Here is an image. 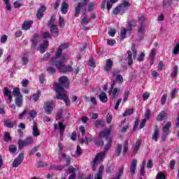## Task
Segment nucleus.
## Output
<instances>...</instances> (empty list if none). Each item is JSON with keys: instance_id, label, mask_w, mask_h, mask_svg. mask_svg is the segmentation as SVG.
Wrapping results in <instances>:
<instances>
[{"instance_id": "f257e3e1", "label": "nucleus", "mask_w": 179, "mask_h": 179, "mask_svg": "<svg viewBox=\"0 0 179 179\" xmlns=\"http://www.w3.org/2000/svg\"><path fill=\"white\" fill-rule=\"evenodd\" d=\"M66 61V55L64 53V55L61 57L59 59H55L52 62V59H50V64L53 65V66H56L59 72L62 73H69L71 72H73V68L72 66L68 64L65 66L64 64Z\"/></svg>"}, {"instance_id": "f03ea898", "label": "nucleus", "mask_w": 179, "mask_h": 179, "mask_svg": "<svg viewBox=\"0 0 179 179\" xmlns=\"http://www.w3.org/2000/svg\"><path fill=\"white\" fill-rule=\"evenodd\" d=\"M53 87L57 93L56 99L57 100H64L66 106L69 107V106H71V100H69V98L66 96L64 87L59 86L58 84H53Z\"/></svg>"}, {"instance_id": "7ed1b4c3", "label": "nucleus", "mask_w": 179, "mask_h": 179, "mask_svg": "<svg viewBox=\"0 0 179 179\" xmlns=\"http://www.w3.org/2000/svg\"><path fill=\"white\" fill-rule=\"evenodd\" d=\"M69 47V45L68 43L61 44L55 52V56L52 57L50 59L54 62L55 59H61L64 55V54H62V50H66Z\"/></svg>"}, {"instance_id": "20e7f679", "label": "nucleus", "mask_w": 179, "mask_h": 179, "mask_svg": "<svg viewBox=\"0 0 179 179\" xmlns=\"http://www.w3.org/2000/svg\"><path fill=\"white\" fill-rule=\"evenodd\" d=\"M113 129V126H110L109 128L105 129L101 131L99 134V138L101 139H106V141H110V136H111V131Z\"/></svg>"}, {"instance_id": "39448f33", "label": "nucleus", "mask_w": 179, "mask_h": 179, "mask_svg": "<svg viewBox=\"0 0 179 179\" xmlns=\"http://www.w3.org/2000/svg\"><path fill=\"white\" fill-rule=\"evenodd\" d=\"M34 143V140H33V137H28L24 141L19 140L18 148L20 150H22L24 146H30V145H33Z\"/></svg>"}, {"instance_id": "423d86ee", "label": "nucleus", "mask_w": 179, "mask_h": 179, "mask_svg": "<svg viewBox=\"0 0 179 179\" xmlns=\"http://www.w3.org/2000/svg\"><path fill=\"white\" fill-rule=\"evenodd\" d=\"M87 2H89V0H83V2L78 3L75 10V17H79V13H80V10L83 9V8L85 12H86V6H87Z\"/></svg>"}, {"instance_id": "0eeeda50", "label": "nucleus", "mask_w": 179, "mask_h": 179, "mask_svg": "<svg viewBox=\"0 0 179 179\" xmlns=\"http://www.w3.org/2000/svg\"><path fill=\"white\" fill-rule=\"evenodd\" d=\"M55 85H59L61 87H65L68 89L69 87V78L67 76H63L59 78V83H55Z\"/></svg>"}, {"instance_id": "6e6552de", "label": "nucleus", "mask_w": 179, "mask_h": 179, "mask_svg": "<svg viewBox=\"0 0 179 179\" xmlns=\"http://www.w3.org/2000/svg\"><path fill=\"white\" fill-rule=\"evenodd\" d=\"M131 50L127 51L128 65L129 66H131V65H132L134 64V60L132 59V54H133V58H134V59L136 58V55H138L136 49L135 48V47L131 48Z\"/></svg>"}, {"instance_id": "1a4fd4ad", "label": "nucleus", "mask_w": 179, "mask_h": 179, "mask_svg": "<svg viewBox=\"0 0 179 179\" xmlns=\"http://www.w3.org/2000/svg\"><path fill=\"white\" fill-rule=\"evenodd\" d=\"M103 160H104V158L103 157H101L99 154L96 155L93 162H91L92 171H96V170H97V166L99 165V163Z\"/></svg>"}, {"instance_id": "9d476101", "label": "nucleus", "mask_w": 179, "mask_h": 179, "mask_svg": "<svg viewBox=\"0 0 179 179\" xmlns=\"http://www.w3.org/2000/svg\"><path fill=\"white\" fill-rule=\"evenodd\" d=\"M113 146V140L112 139H109L108 142L106 144L103 151L99 153H97V155H99V156H101V157H103V159L106 157V155H107V153H108V150H110V149H111V147Z\"/></svg>"}, {"instance_id": "9b49d317", "label": "nucleus", "mask_w": 179, "mask_h": 179, "mask_svg": "<svg viewBox=\"0 0 179 179\" xmlns=\"http://www.w3.org/2000/svg\"><path fill=\"white\" fill-rule=\"evenodd\" d=\"M24 159V155H23V152H21L18 155V156L14 159L13 162V167H19L20 164L23 162V160Z\"/></svg>"}, {"instance_id": "f8f14e48", "label": "nucleus", "mask_w": 179, "mask_h": 179, "mask_svg": "<svg viewBox=\"0 0 179 179\" xmlns=\"http://www.w3.org/2000/svg\"><path fill=\"white\" fill-rule=\"evenodd\" d=\"M52 107H54V101H50L45 103L43 108L47 114H51L53 110Z\"/></svg>"}, {"instance_id": "ddd939ff", "label": "nucleus", "mask_w": 179, "mask_h": 179, "mask_svg": "<svg viewBox=\"0 0 179 179\" xmlns=\"http://www.w3.org/2000/svg\"><path fill=\"white\" fill-rule=\"evenodd\" d=\"M50 30V34L52 37H55V38L59 36V29H58V26L55 24H52L49 27Z\"/></svg>"}, {"instance_id": "4468645a", "label": "nucleus", "mask_w": 179, "mask_h": 179, "mask_svg": "<svg viewBox=\"0 0 179 179\" xmlns=\"http://www.w3.org/2000/svg\"><path fill=\"white\" fill-rule=\"evenodd\" d=\"M50 45V42L48 40H44L43 42L39 45L38 50L41 54H44L47 51V48Z\"/></svg>"}, {"instance_id": "2eb2a0df", "label": "nucleus", "mask_w": 179, "mask_h": 179, "mask_svg": "<svg viewBox=\"0 0 179 179\" xmlns=\"http://www.w3.org/2000/svg\"><path fill=\"white\" fill-rule=\"evenodd\" d=\"M55 129H59L60 134V139L62 141V136H64V132H65V125L64 123L59 122L58 126L57 124H54Z\"/></svg>"}, {"instance_id": "dca6fc26", "label": "nucleus", "mask_w": 179, "mask_h": 179, "mask_svg": "<svg viewBox=\"0 0 179 179\" xmlns=\"http://www.w3.org/2000/svg\"><path fill=\"white\" fill-rule=\"evenodd\" d=\"M33 124L32 135L36 138L37 136H40V129H38V125L36 122H33Z\"/></svg>"}, {"instance_id": "f3484780", "label": "nucleus", "mask_w": 179, "mask_h": 179, "mask_svg": "<svg viewBox=\"0 0 179 179\" xmlns=\"http://www.w3.org/2000/svg\"><path fill=\"white\" fill-rule=\"evenodd\" d=\"M136 164H138V160L135 159H132L130 166V173L131 176H134V174H135V171H136Z\"/></svg>"}, {"instance_id": "a211bd4d", "label": "nucleus", "mask_w": 179, "mask_h": 179, "mask_svg": "<svg viewBox=\"0 0 179 179\" xmlns=\"http://www.w3.org/2000/svg\"><path fill=\"white\" fill-rule=\"evenodd\" d=\"M98 98L101 103H107L108 101V97H107V94L104 92H101L98 95Z\"/></svg>"}, {"instance_id": "6ab92c4d", "label": "nucleus", "mask_w": 179, "mask_h": 179, "mask_svg": "<svg viewBox=\"0 0 179 179\" xmlns=\"http://www.w3.org/2000/svg\"><path fill=\"white\" fill-rule=\"evenodd\" d=\"M113 64H114V63L112 62V60L110 59H108L106 60V63L104 66V71L106 72H110V71H111V69L113 68Z\"/></svg>"}, {"instance_id": "aec40b11", "label": "nucleus", "mask_w": 179, "mask_h": 179, "mask_svg": "<svg viewBox=\"0 0 179 179\" xmlns=\"http://www.w3.org/2000/svg\"><path fill=\"white\" fill-rule=\"evenodd\" d=\"M3 93L4 96L8 97V101H9V103H10L12 101V92L10 91H9V88H8L7 87H5L3 89Z\"/></svg>"}, {"instance_id": "412c9836", "label": "nucleus", "mask_w": 179, "mask_h": 179, "mask_svg": "<svg viewBox=\"0 0 179 179\" xmlns=\"http://www.w3.org/2000/svg\"><path fill=\"white\" fill-rule=\"evenodd\" d=\"M38 37H40L38 34H34L32 40H31V47L33 48H36V47H37V44H38Z\"/></svg>"}, {"instance_id": "4be33fe9", "label": "nucleus", "mask_w": 179, "mask_h": 179, "mask_svg": "<svg viewBox=\"0 0 179 179\" xmlns=\"http://www.w3.org/2000/svg\"><path fill=\"white\" fill-rule=\"evenodd\" d=\"M104 171V166L101 164L99 168V171L95 176L94 179H103V172Z\"/></svg>"}, {"instance_id": "5701e85b", "label": "nucleus", "mask_w": 179, "mask_h": 179, "mask_svg": "<svg viewBox=\"0 0 179 179\" xmlns=\"http://www.w3.org/2000/svg\"><path fill=\"white\" fill-rule=\"evenodd\" d=\"M68 9H69V4L66 1H63L62 3L61 12L62 15H66L68 13Z\"/></svg>"}, {"instance_id": "b1692460", "label": "nucleus", "mask_w": 179, "mask_h": 179, "mask_svg": "<svg viewBox=\"0 0 179 179\" xmlns=\"http://www.w3.org/2000/svg\"><path fill=\"white\" fill-rule=\"evenodd\" d=\"M33 24V20L24 21L22 25V30H29Z\"/></svg>"}, {"instance_id": "393cba45", "label": "nucleus", "mask_w": 179, "mask_h": 179, "mask_svg": "<svg viewBox=\"0 0 179 179\" xmlns=\"http://www.w3.org/2000/svg\"><path fill=\"white\" fill-rule=\"evenodd\" d=\"M45 10H46L45 6H41L38 8V11H37L36 17H37L38 19H41V18L43 17V13L45 12Z\"/></svg>"}, {"instance_id": "a878e982", "label": "nucleus", "mask_w": 179, "mask_h": 179, "mask_svg": "<svg viewBox=\"0 0 179 179\" xmlns=\"http://www.w3.org/2000/svg\"><path fill=\"white\" fill-rule=\"evenodd\" d=\"M170 128H171V122H167L162 127V133L168 134H170Z\"/></svg>"}, {"instance_id": "bb28decb", "label": "nucleus", "mask_w": 179, "mask_h": 179, "mask_svg": "<svg viewBox=\"0 0 179 179\" xmlns=\"http://www.w3.org/2000/svg\"><path fill=\"white\" fill-rule=\"evenodd\" d=\"M15 103L17 107H22L23 104V95L20 96H15Z\"/></svg>"}, {"instance_id": "cd10ccee", "label": "nucleus", "mask_w": 179, "mask_h": 179, "mask_svg": "<svg viewBox=\"0 0 179 179\" xmlns=\"http://www.w3.org/2000/svg\"><path fill=\"white\" fill-rule=\"evenodd\" d=\"M136 26V20H133L127 23V31H131L132 30V27H135Z\"/></svg>"}, {"instance_id": "c85d7f7f", "label": "nucleus", "mask_w": 179, "mask_h": 179, "mask_svg": "<svg viewBox=\"0 0 179 179\" xmlns=\"http://www.w3.org/2000/svg\"><path fill=\"white\" fill-rule=\"evenodd\" d=\"M122 174H124V166L119 168L118 173H115L114 179H121Z\"/></svg>"}, {"instance_id": "c756f323", "label": "nucleus", "mask_w": 179, "mask_h": 179, "mask_svg": "<svg viewBox=\"0 0 179 179\" xmlns=\"http://www.w3.org/2000/svg\"><path fill=\"white\" fill-rule=\"evenodd\" d=\"M94 125L96 127V128H104V120H96V122L94 123Z\"/></svg>"}, {"instance_id": "7c9ffc66", "label": "nucleus", "mask_w": 179, "mask_h": 179, "mask_svg": "<svg viewBox=\"0 0 179 179\" xmlns=\"http://www.w3.org/2000/svg\"><path fill=\"white\" fill-rule=\"evenodd\" d=\"M16 125V121L10 122L9 120H4V127L7 128H13Z\"/></svg>"}, {"instance_id": "2f4dec72", "label": "nucleus", "mask_w": 179, "mask_h": 179, "mask_svg": "<svg viewBox=\"0 0 179 179\" xmlns=\"http://www.w3.org/2000/svg\"><path fill=\"white\" fill-rule=\"evenodd\" d=\"M27 114H28L30 121H33L37 117V112L34 110L27 112Z\"/></svg>"}, {"instance_id": "473e14b6", "label": "nucleus", "mask_w": 179, "mask_h": 179, "mask_svg": "<svg viewBox=\"0 0 179 179\" xmlns=\"http://www.w3.org/2000/svg\"><path fill=\"white\" fill-rule=\"evenodd\" d=\"M166 115H167V114L166 112H164V110L161 111L157 116V121H163L164 117H166Z\"/></svg>"}, {"instance_id": "72a5a7b5", "label": "nucleus", "mask_w": 179, "mask_h": 179, "mask_svg": "<svg viewBox=\"0 0 179 179\" xmlns=\"http://www.w3.org/2000/svg\"><path fill=\"white\" fill-rule=\"evenodd\" d=\"M62 157L66 160V166H70L71 162L72 160V157H66V155L64 153L62 154Z\"/></svg>"}, {"instance_id": "f704fd0d", "label": "nucleus", "mask_w": 179, "mask_h": 179, "mask_svg": "<svg viewBox=\"0 0 179 179\" xmlns=\"http://www.w3.org/2000/svg\"><path fill=\"white\" fill-rule=\"evenodd\" d=\"M122 150V144H117L115 148V156L118 157L121 155V152Z\"/></svg>"}, {"instance_id": "c9c22d12", "label": "nucleus", "mask_w": 179, "mask_h": 179, "mask_svg": "<svg viewBox=\"0 0 179 179\" xmlns=\"http://www.w3.org/2000/svg\"><path fill=\"white\" fill-rule=\"evenodd\" d=\"M141 145H142V140H137L136 144L134 145V153H138L139 148H141Z\"/></svg>"}, {"instance_id": "e433bc0d", "label": "nucleus", "mask_w": 179, "mask_h": 179, "mask_svg": "<svg viewBox=\"0 0 179 179\" xmlns=\"http://www.w3.org/2000/svg\"><path fill=\"white\" fill-rule=\"evenodd\" d=\"M152 139L153 141H155V142H157L159 139V128H157V127H156L155 129V131L152 135Z\"/></svg>"}, {"instance_id": "4c0bfd02", "label": "nucleus", "mask_w": 179, "mask_h": 179, "mask_svg": "<svg viewBox=\"0 0 179 179\" xmlns=\"http://www.w3.org/2000/svg\"><path fill=\"white\" fill-rule=\"evenodd\" d=\"M63 169H64V166L62 165H51L50 166V170H56L58 171H62Z\"/></svg>"}, {"instance_id": "58836bf2", "label": "nucleus", "mask_w": 179, "mask_h": 179, "mask_svg": "<svg viewBox=\"0 0 179 179\" xmlns=\"http://www.w3.org/2000/svg\"><path fill=\"white\" fill-rule=\"evenodd\" d=\"M40 94H41V92H40V90H38L36 91V93L32 95L33 97V100L36 102L38 101L39 99H40Z\"/></svg>"}, {"instance_id": "ea45409f", "label": "nucleus", "mask_w": 179, "mask_h": 179, "mask_svg": "<svg viewBox=\"0 0 179 179\" xmlns=\"http://www.w3.org/2000/svg\"><path fill=\"white\" fill-rule=\"evenodd\" d=\"M13 96H15V97H19L20 96H23L21 93H20V89L18 87H15L13 89Z\"/></svg>"}, {"instance_id": "a19ab883", "label": "nucleus", "mask_w": 179, "mask_h": 179, "mask_svg": "<svg viewBox=\"0 0 179 179\" xmlns=\"http://www.w3.org/2000/svg\"><path fill=\"white\" fill-rule=\"evenodd\" d=\"M84 17L82 20V21L80 22L81 24H87L90 22V20L88 18V15H86V13H84Z\"/></svg>"}, {"instance_id": "79ce46f5", "label": "nucleus", "mask_w": 179, "mask_h": 179, "mask_svg": "<svg viewBox=\"0 0 179 179\" xmlns=\"http://www.w3.org/2000/svg\"><path fill=\"white\" fill-rule=\"evenodd\" d=\"M178 75V66H173V70L171 74V78H177Z\"/></svg>"}, {"instance_id": "37998d69", "label": "nucleus", "mask_w": 179, "mask_h": 179, "mask_svg": "<svg viewBox=\"0 0 179 179\" xmlns=\"http://www.w3.org/2000/svg\"><path fill=\"white\" fill-rule=\"evenodd\" d=\"M67 173L71 174V176L75 175V176H76V169L73 168V166H70L67 169Z\"/></svg>"}, {"instance_id": "c03bdc74", "label": "nucleus", "mask_w": 179, "mask_h": 179, "mask_svg": "<svg viewBox=\"0 0 179 179\" xmlns=\"http://www.w3.org/2000/svg\"><path fill=\"white\" fill-rule=\"evenodd\" d=\"M42 37L45 39L47 40V38H52V35H51V33L48 31H45L42 33Z\"/></svg>"}, {"instance_id": "a18cd8bd", "label": "nucleus", "mask_w": 179, "mask_h": 179, "mask_svg": "<svg viewBox=\"0 0 179 179\" xmlns=\"http://www.w3.org/2000/svg\"><path fill=\"white\" fill-rule=\"evenodd\" d=\"M8 152H10V153H16V152H17V147L15 145H10L8 148Z\"/></svg>"}, {"instance_id": "49530a36", "label": "nucleus", "mask_w": 179, "mask_h": 179, "mask_svg": "<svg viewBox=\"0 0 179 179\" xmlns=\"http://www.w3.org/2000/svg\"><path fill=\"white\" fill-rule=\"evenodd\" d=\"M143 31H145V24H143V23H141L138 27V33L139 34H141V36H143L144 34Z\"/></svg>"}, {"instance_id": "de8ad7c7", "label": "nucleus", "mask_w": 179, "mask_h": 179, "mask_svg": "<svg viewBox=\"0 0 179 179\" xmlns=\"http://www.w3.org/2000/svg\"><path fill=\"white\" fill-rule=\"evenodd\" d=\"M134 111H135L134 109H127L126 111L123 113V117H128V115H132L134 114Z\"/></svg>"}, {"instance_id": "09e8293b", "label": "nucleus", "mask_w": 179, "mask_h": 179, "mask_svg": "<svg viewBox=\"0 0 179 179\" xmlns=\"http://www.w3.org/2000/svg\"><path fill=\"white\" fill-rule=\"evenodd\" d=\"M114 171V165L110 164L106 168V173L107 174H111Z\"/></svg>"}, {"instance_id": "8fccbe9b", "label": "nucleus", "mask_w": 179, "mask_h": 179, "mask_svg": "<svg viewBox=\"0 0 179 179\" xmlns=\"http://www.w3.org/2000/svg\"><path fill=\"white\" fill-rule=\"evenodd\" d=\"M4 141L5 142H10L12 141V137H10L9 132L4 133Z\"/></svg>"}, {"instance_id": "3c124183", "label": "nucleus", "mask_w": 179, "mask_h": 179, "mask_svg": "<svg viewBox=\"0 0 179 179\" xmlns=\"http://www.w3.org/2000/svg\"><path fill=\"white\" fill-rule=\"evenodd\" d=\"M59 25L62 29H64L65 27V20H64V18L62 17H59Z\"/></svg>"}, {"instance_id": "603ef678", "label": "nucleus", "mask_w": 179, "mask_h": 179, "mask_svg": "<svg viewBox=\"0 0 179 179\" xmlns=\"http://www.w3.org/2000/svg\"><path fill=\"white\" fill-rule=\"evenodd\" d=\"M151 114L152 112L150 111V109H147L145 113H144V120H149V118H150Z\"/></svg>"}, {"instance_id": "864d4df0", "label": "nucleus", "mask_w": 179, "mask_h": 179, "mask_svg": "<svg viewBox=\"0 0 179 179\" xmlns=\"http://www.w3.org/2000/svg\"><path fill=\"white\" fill-rule=\"evenodd\" d=\"M127 31H128L126 28H122L121 32H120L121 38H125V37L127 36Z\"/></svg>"}, {"instance_id": "5fc2aeb1", "label": "nucleus", "mask_w": 179, "mask_h": 179, "mask_svg": "<svg viewBox=\"0 0 179 179\" xmlns=\"http://www.w3.org/2000/svg\"><path fill=\"white\" fill-rule=\"evenodd\" d=\"M118 93V88L115 87L113 89V92H112V99L113 100H114V99H115V97H117L118 96V94H117Z\"/></svg>"}, {"instance_id": "6e6d98bb", "label": "nucleus", "mask_w": 179, "mask_h": 179, "mask_svg": "<svg viewBox=\"0 0 179 179\" xmlns=\"http://www.w3.org/2000/svg\"><path fill=\"white\" fill-rule=\"evenodd\" d=\"M116 82H117V83H122V82H124V78H122V76L121 74L117 75Z\"/></svg>"}, {"instance_id": "4d7b16f0", "label": "nucleus", "mask_w": 179, "mask_h": 179, "mask_svg": "<svg viewBox=\"0 0 179 179\" xmlns=\"http://www.w3.org/2000/svg\"><path fill=\"white\" fill-rule=\"evenodd\" d=\"M47 71L48 72V73H50V75H54V73H55V69L52 66H49L47 68Z\"/></svg>"}, {"instance_id": "13d9d810", "label": "nucleus", "mask_w": 179, "mask_h": 179, "mask_svg": "<svg viewBox=\"0 0 179 179\" xmlns=\"http://www.w3.org/2000/svg\"><path fill=\"white\" fill-rule=\"evenodd\" d=\"M95 143L97 146H103L104 145V141L101 138H97L95 140Z\"/></svg>"}, {"instance_id": "bf43d9fd", "label": "nucleus", "mask_w": 179, "mask_h": 179, "mask_svg": "<svg viewBox=\"0 0 179 179\" xmlns=\"http://www.w3.org/2000/svg\"><path fill=\"white\" fill-rule=\"evenodd\" d=\"M163 68H164V64L162 61H160L157 66V69L159 72H162L163 71Z\"/></svg>"}, {"instance_id": "052dcab7", "label": "nucleus", "mask_w": 179, "mask_h": 179, "mask_svg": "<svg viewBox=\"0 0 179 179\" xmlns=\"http://www.w3.org/2000/svg\"><path fill=\"white\" fill-rule=\"evenodd\" d=\"M55 22V15H52L50 17V20L48 23V27L52 26L54 24V22Z\"/></svg>"}, {"instance_id": "680f3d73", "label": "nucleus", "mask_w": 179, "mask_h": 179, "mask_svg": "<svg viewBox=\"0 0 179 179\" xmlns=\"http://www.w3.org/2000/svg\"><path fill=\"white\" fill-rule=\"evenodd\" d=\"M166 100H167V94H164L162 95V97L161 99V103L162 104V106H164V104H166Z\"/></svg>"}, {"instance_id": "e2e57ef3", "label": "nucleus", "mask_w": 179, "mask_h": 179, "mask_svg": "<svg viewBox=\"0 0 179 179\" xmlns=\"http://www.w3.org/2000/svg\"><path fill=\"white\" fill-rule=\"evenodd\" d=\"M155 179H166V175L162 172L158 173Z\"/></svg>"}, {"instance_id": "0e129e2a", "label": "nucleus", "mask_w": 179, "mask_h": 179, "mask_svg": "<svg viewBox=\"0 0 179 179\" xmlns=\"http://www.w3.org/2000/svg\"><path fill=\"white\" fill-rule=\"evenodd\" d=\"M64 113V110H62V109H61L60 110H59L56 115V120H61V117H62V113Z\"/></svg>"}, {"instance_id": "69168bd1", "label": "nucleus", "mask_w": 179, "mask_h": 179, "mask_svg": "<svg viewBox=\"0 0 179 179\" xmlns=\"http://www.w3.org/2000/svg\"><path fill=\"white\" fill-rule=\"evenodd\" d=\"M22 65L25 66L27 64H29V57H22Z\"/></svg>"}, {"instance_id": "338daca9", "label": "nucleus", "mask_w": 179, "mask_h": 179, "mask_svg": "<svg viewBox=\"0 0 179 179\" xmlns=\"http://www.w3.org/2000/svg\"><path fill=\"white\" fill-rule=\"evenodd\" d=\"M173 52L175 55H178V52H179V43H177L176 47L173 48Z\"/></svg>"}, {"instance_id": "774afa93", "label": "nucleus", "mask_w": 179, "mask_h": 179, "mask_svg": "<svg viewBox=\"0 0 179 179\" xmlns=\"http://www.w3.org/2000/svg\"><path fill=\"white\" fill-rule=\"evenodd\" d=\"M174 167H176V160H171L169 163V169L170 170H174Z\"/></svg>"}]
</instances>
